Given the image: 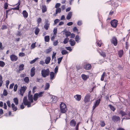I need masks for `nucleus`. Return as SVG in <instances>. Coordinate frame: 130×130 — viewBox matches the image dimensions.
<instances>
[{"instance_id": "f257e3e1", "label": "nucleus", "mask_w": 130, "mask_h": 130, "mask_svg": "<svg viewBox=\"0 0 130 130\" xmlns=\"http://www.w3.org/2000/svg\"><path fill=\"white\" fill-rule=\"evenodd\" d=\"M28 99L29 101H28L27 97H24L23 100V102L25 105H27L28 107H29L31 106V103H32L33 101L32 95L30 94L29 92L28 95Z\"/></svg>"}, {"instance_id": "f03ea898", "label": "nucleus", "mask_w": 130, "mask_h": 130, "mask_svg": "<svg viewBox=\"0 0 130 130\" xmlns=\"http://www.w3.org/2000/svg\"><path fill=\"white\" fill-rule=\"evenodd\" d=\"M60 108L61 112L62 113H66L67 110L66 105L63 102L60 104Z\"/></svg>"}, {"instance_id": "7ed1b4c3", "label": "nucleus", "mask_w": 130, "mask_h": 130, "mask_svg": "<svg viewBox=\"0 0 130 130\" xmlns=\"http://www.w3.org/2000/svg\"><path fill=\"white\" fill-rule=\"evenodd\" d=\"M50 71L49 69H43L42 70L41 74L42 76L43 77H45L48 76L50 74Z\"/></svg>"}, {"instance_id": "20e7f679", "label": "nucleus", "mask_w": 130, "mask_h": 130, "mask_svg": "<svg viewBox=\"0 0 130 130\" xmlns=\"http://www.w3.org/2000/svg\"><path fill=\"white\" fill-rule=\"evenodd\" d=\"M118 21L115 19H113L111 20L110 22V24L112 26L113 28H116L118 24Z\"/></svg>"}, {"instance_id": "39448f33", "label": "nucleus", "mask_w": 130, "mask_h": 130, "mask_svg": "<svg viewBox=\"0 0 130 130\" xmlns=\"http://www.w3.org/2000/svg\"><path fill=\"white\" fill-rule=\"evenodd\" d=\"M50 98H51L50 102L51 103H56L57 101V96L52 95H50Z\"/></svg>"}, {"instance_id": "423d86ee", "label": "nucleus", "mask_w": 130, "mask_h": 130, "mask_svg": "<svg viewBox=\"0 0 130 130\" xmlns=\"http://www.w3.org/2000/svg\"><path fill=\"white\" fill-rule=\"evenodd\" d=\"M90 95L89 93L86 94L84 98V101L85 103H86L90 101Z\"/></svg>"}, {"instance_id": "0eeeda50", "label": "nucleus", "mask_w": 130, "mask_h": 130, "mask_svg": "<svg viewBox=\"0 0 130 130\" xmlns=\"http://www.w3.org/2000/svg\"><path fill=\"white\" fill-rule=\"evenodd\" d=\"M111 43L113 44L115 46H116L118 43V41L116 38L115 37H113L111 40Z\"/></svg>"}, {"instance_id": "6e6552de", "label": "nucleus", "mask_w": 130, "mask_h": 130, "mask_svg": "<svg viewBox=\"0 0 130 130\" xmlns=\"http://www.w3.org/2000/svg\"><path fill=\"white\" fill-rule=\"evenodd\" d=\"M27 89V87L25 86L21 87L20 89V94L23 96Z\"/></svg>"}, {"instance_id": "1a4fd4ad", "label": "nucleus", "mask_w": 130, "mask_h": 130, "mask_svg": "<svg viewBox=\"0 0 130 130\" xmlns=\"http://www.w3.org/2000/svg\"><path fill=\"white\" fill-rule=\"evenodd\" d=\"M10 58L12 61H16L18 59V57L14 54H12L10 55Z\"/></svg>"}, {"instance_id": "9d476101", "label": "nucleus", "mask_w": 130, "mask_h": 130, "mask_svg": "<svg viewBox=\"0 0 130 130\" xmlns=\"http://www.w3.org/2000/svg\"><path fill=\"white\" fill-rule=\"evenodd\" d=\"M100 99H99L96 101L95 103L94 104L93 106V110H94L95 108L99 105L100 103Z\"/></svg>"}, {"instance_id": "9b49d317", "label": "nucleus", "mask_w": 130, "mask_h": 130, "mask_svg": "<svg viewBox=\"0 0 130 130\" xmlns=\"http://www.w3.org/2000/svg\"><path fill=\"white\" fill-rule=\"evenodd\" d=\"M83 67L86 70H88L91 69L92 66L90 64L88 63L84 65Z\"/></svg>"}, {"instance_id": "f8f14e48", "label": "nucleus", "mask_w": 130, "mask_h": 130, "mask_svg": "<svg viewBox=\"0 0 130 130\" xmlns=\"http://www.w3.org/2000/svg\"><path fill=\"white\" fill-rule=\"evenodd\" d=\"M112 119L113 122H116L120 120V118L119 116H114L112 117Z\"/></svg>"}, {"instance_id": "ddd939ff", "label": "nucleus", "mask_w": 130, "mask_h": 130, "mask_svg": "<svg viewBox=\"0 0 130 130\" xmlns=\"http://www.w3.org/2000/svg\"><path fill=\"white\" fill-rule=\"evenodd\" d=\"M70 124L71 127H75L76 124V122L74 119L72 120L70 122Z\"/></svg>"}, {"instance_id": "4468645a", "label": "nucleus", "mask_w": 130, "mask_h": 130, "mask_svg": "<svg viewBox=\"0 0 130 130\" xmlns=\"http://www.w3.org/2000/svg\"><path fill=\"white\" fill-rule=\"evenodd\" d=\"M74 97L75 98L76 101H79L81 100L82 96L80 95L76 94L74 96Z\"/></svg>"}, {"instance_id": "2eb2a0df", "label": "nucleus", "mask_w": 130, "mask_h": 130, "mask_svg": "<svg viewBox=\"0 0 130 130\" xmlns=\"http://www.w3.org/2000/svg\"><path fill=\"white\" fill-rule=\"evenodd\" d=\"M35 69L34 67L31 68L30 70V76L31 77H33L35 74Z\"/></svg>"}, {"instance_id": "dca6fc26", "label": "nucleus", "mask_w": 130, "mask_h": 130, "mask_svg": "<svg viewBox=\"0 0 130 130\" xmlns=\"http://www.w3.org/2000/svg\"><path fill=\"white\" fill-rule=\"evenodd\" d=\"M82 79L84 80H86L89 77V75L83 74L81 75Z\"/></svg>"}, {"instance_id": "f3484780", "label": "nucleus", "mask_w": 130, "mask_h": 130, "mask_svg": "<svg viewBox=\"0 0 130 130\" xmlns=\"http://www.w3.org/2000/svg\"><path fill=\"white\" fill-rule=\"evenodd\" d=\"M50 79L51 80H53L54 79L55 76V73L53 72H51L50 73Z\"/></svg>"}, {"instance_id": "a211bd4d", "label": "nucleus", "mask_w": 130, "mask_h": 130, "mask_svg": "<svg viewBox=\"0 0 130 130\" xmlns=\"http://www.w3.org/2000/svg\"><path fill=\"white\" fill-rule=\"evenodd\" d=\"M47 9L46 6L45 5L42 6V10L43 13H44L47 11Z\"/></svg>"}, {"instance_id": "6ab92c4d", "label": "nucleus", "mask_w": 130, "mask_h": 130, "mask_svg": "<svg viewBox=\"0 0 130 130\" xmlns=\"http://www.w3.org/2000/svg\"><path fill=\"white\" fill-rule=\"evenodd\" d=\"M23 17L25 18H27L28 15V13L26 10H24L22 12Z\"/></svg>"}, {"instance_id": "aec40b11", "label": "nucleus", "mask_w": 130, "mask_h": 130, "mask_svg": "<svg viewBox=\"0 0 130 130\" xmlns=\"http://www.w3.org/2000/svg\"><path fill=\"white\" fill-rule=\"evenodd\" d=\"M70 44L71 46H74L75 43V42L74 40L70 39L69 41Z\"/></svg>"}, {"instance_id": "412c9836", "label": "nucleus", "mask_w": 130, "mask_h": 130, "mask_svg": "<svg viewBox=\"0 0 130 130\" xmlns=\"http://www.w3.org/2000/svg\"><path fill=\"white\" fill-rule=\"evenodd\" d=\"M50 24H45L44 26V28L46 30H47L50 28Z\"/></svg>"}, {"instance_id": "4be33fe9", "label": "nucleus", "mask_w": 130, "mask_h": 130, "mask_svg": "<svg viewBox=\"0 0 130 130\" xmlns=\"http://www.w3.org/2000/svg\"><path fill=\"white\" fill-rule=\"evenodd\" d=\"M72 15V12H69L67 17V19L69 20H70L71 18V17Z\"/></svg>"}, {"instance_id": "5701e85b", "label": "nucleus", "mask_w": 130, "mask_h": 130, "mask_svg": "<svg viewBox=\"0 0 130 130\" xmlns=\"http://www.w3.org/2000/svg\"><path fill=\"white\" fill-rule=\"evenodd\" d=\"M123 54V50H119L118 52V54L119 56L120 57H121L122 56Z\"/></svg>"}, {"instance_id": "b1692460", "label": "nucleus", "mask_w": 130, "mask_h": 130, "mask_svg": "<svg viewBox=\"0 0 130 130\" xmlns=\"http://www.w3.org/2000/svg\"><path fill=\"white\" fill-rule=\"evenodd\" d=\"M11 106L12 109L13 111H15L17 110L18 109L17 108L16 106H15L13 103L12 104Z\"/></svg>"}, {"instance_id": "393cba45", "label": "nucleus", "mask_w": 130, "mask_h": 130, "mask_svg": "<svg viewBox=\"0 0 130 130\" xmlns=\"http://www.w3.org/2000/svg\"><path fill=\"white\" fill-rule=\"evenodd\" d=\"M96 43L98 45L99 47L101 46V45L103 44V43L102 42V41L101 40H98L96 41Z\"/></svg>"}, {"instance_id": "a878e982", "label": "nucleus", "mask_w": 130, "mask_h": 130, "mask_svg": "<svg viewBox=\"0 0 130 130\" xmlns=\"http://www.w3.org/2000/svg\"><path fill=\"white\" fill-rule=\"evenodd\" d=\"M51 60V58L50 57H47L45 60V63L46 64H48L50 62Z\"/></svg>"}, {"instance_id": "bb28decb", "label": "nucleus", "mask_w": 130, "mask_h": 130, "mask_svg": "<svg viewBox=\"0 0 130 130\" xmlns=\"http://www.w3.org/2000/svg\"><path fill=\"white\" fill-rule=\"evenodd\" d=\"M24 65L23 64H22L20 65L19 66V69L18 70V72H20V71L23 70L24 68Z\"/></svg>"}, {"instance_id": "cd10ccee", "label": "nucleus", "mask_w": 130, "mask_h": 130, "mask_svg": "<svg viewBox=\"0 0 130 130\" xmlns=\"http://www.w3.org/2000/svg\"><path fill=\"white\" fill-rule=\"evenodd\" d=\"M106 76V73L105 72H104L101 76V81H103L104 80V77Z\"/></svg>"}, {"instance_id": "c85d7f7f", "label": "nucleus", "mask_w": 130, "mask_h": 130, "mask_svg": "<svg viewBox=\"0 0 130 130\" xmlns=\"http://www.w3.org/2000/svg\"><path fill=\"white\" fill-rule=\"evenodd\" d=\"M120 113L122 117H123V116L126 115H127V113L126 112L122 110L120 111Z\"/></svg>"}, {"instance_id": "c756f323", "label": "nucleus", "mask_w": 130, "mask_h": 130, "mask_svg": "<svg viewBox=\"0 0 130 130\" xmlns=\"http://www.w3.org/2000/svg\"><path fill=\"white\" fill-rule=\"evenodd\" d=\"M24 81L25 82L28 84L29 83V79L28 77H25L24 79Z\"/></svg>"}, {"instance_id": "7c9ffc66", "label": "nucleus", "mask_w": 130, "mask_h": 130, "mask_svg": "<svg viewBox=\"0 0 130 130\" xmlns=\"http://www.w3.org/2000/svg\"><path fill=\"white\" fill-rule=\"evenodd\" d=\"M99 52L100 55L103 57H105L106 56V53L105 52L102 51L101 52Z\"/></svg>"}, {"instance_id": "2f4dec72", "label": "nucleus", "mask_w": 130, "mask_h": 130, "mask_svg": "<svg viewBox=\"0 0 130 130\" xmlns=\"http://www.w3.org/2000/svg\"><path fill=\"white\" fill-rule=\"evenodd\" d=\"M13 100L15 104L16 105H17L19 103V101L17 98H15L13 99Z\"/></svg>"}, {"instance_id": "473e14b6", "label": "nucleus", "mask_w": 130, "mask_h": 130, "mask_svg": "<svg viewBox=\"0 0 130 130\" xmlns=\"http://www.w3.org/2000/svg\"><path fill=\"white\" fill-rule=\"evenodd\" d=\"M45 41L46 42H48L50 40L49 36H45L44 37Z\"/></svg>"}, {"instance_id": "72a5a7b5", "label": "nucleus", "mask_w": 130, "mask_h": 130, "mask_svg": "<svg viewBox=\"0 0 130 130\" xmlns=\"http://www.w3.org/2000/svg\"><path fill=\"white\" fill-rule=\"evenodd\" d=\"M109 107L110 109L113 111H114L116 110V108L114 106L111 105H109Z\"/></svg>"}, {"instance_id": "f704fd0d", "label": "nucleus", "mask_w": 130, "mask_h": 130, "mask_svg": "<svg viewBox=\"0 0 130 130\" xmlns=\"http://www.w3.org/2000/svg\"><path fill=\"white\" fill-rule=\"evenodd\" d=\"M38 97L36 93L34 95L33 99L34 101H36L38 99Z\"/></svg>"}, {"instance_id": "c9c22d12", "label": "nucleus", "mask_w": 130, "mask_h": 130, "mask_svg": "<svg viewBox=\"0 0 130 130\" xmlns=\"http://www.w3.org/2000/svg\"><path fill=\"white\" fill-rule=\"evenodd\" d=\"M61 10L60 8H56V10L55 13L57 14L58 13H60L61 12Z\"/></svg>"}, {"instance_id": "e433bc0d", "label": "nucleus", "mask_w": 130, "mask_h": 130, "mask_svg": "<svg viewBox=\"0 0 130 130\" xmlns=\"http://www.w3.org/2000/svg\"><path fill=\"white\" fill-rule=\"evenodd\" d=\"M5 65V63L2 61H0V67H3Z\"/></svg>"}, {"instance_id": "4c0bfd02", "label": "nucleus", "mask_w": 130, "mask_h": 130, "mask_svg": "<svg viewBox=\"0 0 130 130\" xmlns=\"http://www.w3.org/2000/svg\"><path fill=\"white\" fill-rule=\"evenodd\" d=\"M40 31V30L38 28H37L35 30V33L36 35L38 34Z\"/></svg>"}, {"instance_id": "58836bf2", "label": "nucleus", "mask_w": 130, "mask_h": 130, "mask_svg": "<svg viewBox=\"0 0 130 130\" xmlns=\"http://www.w3.org/2000/svg\"><path fill=\"white\" fill-rule=\"evenodd\" d=\"M100 125L102 127H104L105 125V124L104 121H101Z\"/></svg>"}, {"instance_id": "ea45409f", "label": "nucleus", "mask_w": 130, "mask_h": 130, "mask_svg": "<svg viewBox=\"0 0 130 130\" xmlns=\"http://www.w3.org/2000/svg\"><path fill=\"white\" fill-rule=\"evenodd\" d=\"M61 53L62 55H66L68 53V52L66 50H63Z\"/></svg>"}, {"instance_id": "a19ab883", "label": "nucleus", "mask_w": 130, "mask_h": 130, "mask_svg": "<svg viewBox=\"0 0 130 130\" xmlns=\"http://www.w3.org/2000/svg\"><path fill=\"white\" fill-rule=\"evenodd\" d=\"M18 5L15 8H13V9L14 10H19V5H20V2H19L18 3Z\"/></svg>"}, {"instance_id": "79ce46f5", "label": "nucleus", "mask_w": 130, "mask_h": 130, "mask_svg": "<svg viewBox=\"0 0 130 130\" xmlns=\"http://www.w3.org/2000/svg\"><path fill=\"white\" fill-rule=\"evenodd\" d=\"M50 87V84L48 83H46L45 86V90H47Z\"/></svg>"}, {"instance_id": "37998d69", "label": "nucleus", "mask_w": 130, "mask_h": 130, "mask_svg": "<svg viewBox=\"0 0 130 130\" xmlns=\"http://www.w3.org/2000/svg\"><path fill=\"white\" fill-rule=\"evenodd\" d=\"M43 92H40L39 93H36L38 98L41 97L42 96V94L43 93Z\"/></svg>"}, {"instance_id": "c03bdc74", "label": "nucleus", "mask_w": 130, "mask_h": 130, "mask_svg": "<svg viewBox=\"0 0 130 130\" xmlns=\"http://www.w3.org/2000/svg\"><path fill=\"white\" fill-rule=\"evenodd\" d=\"M69 40V38H67L65 39L63 41V43L64 44L67 43L68 42Z\"/></svg>"}, {"instance_id": "a18cd8bd", "label": "nucleus", "mask_w": 130, "mask_h": 130, "mask_svg": "<svg viewBox=\"0 0 130 130\" xmlns=\"http://www.w3.org/2000/svg\"><path fill=\"white\" fill-rule=\"evenodd\" d=\"M66 37H68L70 35L71 33L70 31H66Z\"/></svg>"}, {"instance_id": "49530a36", "label": "nucleus", "mask_w": 130, "mask_h": 130, "mask_svg": "<svg viewBox=\"0 0 130 130\" xmlns=\"http://www.w3.org/2000/svg\"><path fill=\"white\" fill-rule=\"evenodd\" d=\"M7 28V26L5 25H3L1 28V29L2 30L6 29Z\"/></svg>"}, {"instance_id": "de8ad7c7", "label": "nucleus", "mask_w": 130, "mask_h": 130, "mask_svg": "<svg viewBox=\"0 0 130 130\" xmlns=\"http://www.w3.org/2000/svg\"><path fill=\"white\" fill-rule=\"evenodd\" d=\"M8 94L7 92L5 89H4L3 92V94L4 96H6Z\"/></svg>"}, {"instance_id": "09e8293b", "label": "nucleus", "mask_w": 130, "mask_h": 130, "mask_svg": "<svg viewBox=\"0 0 130 130\" xmlns=\"http://www.w3.org/2000/svg\"><path fill=\"white\" fill-rule=\"evenodd\" d=\"M75 40L77 42H78L79 41L80 38L79 37L78 35H76L75 38Z\"/></svg>"}, {"instance_id": "8fccbe9b", "label": "nucleus", "mask_w": 130, "mask_h": 130, "mask_svg": "<svg viewBox=\"0 0 130 130\" xmlns=\"http://www.w3.org/2000/svg\"><path fill=\"white\" fill-rule=\"evenodd\" d=\"M63 58V57H61L59 58L58 59V64H59L60 62H61V61Z\"/></svg>"}, {"instance_id": "3c124183", "label": "nucleus", "mask_w": 130, "mask_h": 130, "mask_svg": "<svg viewBox=\"0 0 130 130\" xmlns=\"http://www.w3.org/2000/svg\"><path fill=\"white\" fill-rule=\"evenodd\" d=\"M18 87V86L17 84H15L14 85V90L15 92L17 90Z\"/></svg>"}, {"instance_id": "603ef678", "label": "nucleus", "mask_w": 130, "mask_h": 130, "mask_svg": "<svg viewBox=\"0 0 130 130\" xmlns=\"http://www.w3.org/2000/svg\"><path fill=\"white\" fill-rule=\"evenodd\" d=\"M41 21V19L40 18H38L37 20V21L38 24H39L40 23Z\"/></svg>"}, {"instance_id": "864d4df0", "label": "nucleus", "mask_w": 130, "mask_h": 130, "mask_svg": "<svg viewBox=\"0 0 130 130\" xmlns=\"http://www.w3.org/2000/svg\"><path fill=\"white\" fill-rule=\"evenodd\" d=\"M60 4L59 3H57L55 5V8H59V7L60 6Z\"/></svg>"}, {"instance_id": "5fc2aeb1", "label": "nucleus", "mask_w": 130, "mask_h": 130, "mask_svg": "<svg viewBox=\"0 0 130 130\" xmlns=\"http://www.w3.org/2000/svg\"><path fill=\"white\" fill-rule=\"evenodd\" d=\"M57 28H55L53 30L54 34V35H56L57 33Z\"/></svg>"}, {"instance_id": "6e6d98bb", "label": "nucleus", "mask_w": 130, "mask_h": 130, "mask_svg": "<svg viewBox=\"0 0 130 130\" xmlns=\"http://www.w3.org/2000/svg\"><path fill=\"white\" fill-rule=\"evenodd\" d=\"M7 103L8 107L10 108L11 107V104L9 101L8 100L7 101Z\"/></svg>"}, {"instance_id": "4d7b16f0", "label": "nucleus", "mask_w": 130, "mask_h": 130, "mask_svg": "<svg viewBox=\"0 0 130 130\" xmlns=\"http://www.w3.org/2000/svg\"><path fill=\"white\" fill-rule=\"evenodd\" d=\"M56 55V53H55L54 52L53 53V54L52 55V60L55 57V60H56V57H55V56Z\"/></svg>"}, {"instance_id": "13d9d810", "label": "nucleus", "mask_w": 130, "mask_h": 130, "mask_svg": "<svg viewBox=\"0 0 130 130\" xmlns=\"http://www.w3.org/2000/svg\"><path fill=\"white\" fill-rule=\"evenodd\" d=\"M73 31L74 32H78V30L76 27H74L73 29Z\"/></svg>"}, {"instance_id": "bf43d9fd", "label": "nucleus", "mask_w": 130, "mask_h": 130, "mask_svg": "<svg viewBox=\"0 0 130 130\" xmlns=\"http://www.w3.org/2000/svg\"><path fill=\"white\" fill-rule=\"evenodd\" d=\"M19 56L21 57H24L25 56V53H20L19 54Z\"/></svg>"}, {"instance_id": "052dcab7", "label": "nucleus", "mask_w": 130, "mask_h": 130, "mask_svg": "<svg viewBox=\"0 0 130 130\" xmlns=\"http://www.w3.org/2000/svg\"><path fill=\"white\" fill-rule=\"evenodd\" d=\"M4 8L5 9H7V8L8 7V3H5L4 4Z\"/></svg>"}, {"instance_id": "680f3d73", "label": "nucleus", "mask_w": 130, "mask_h": 130, "mask_svg": "<svg viewBox=\"0 0 130 130\" xmlns=\"http://www.w3.org/2000/svg\"><path fill=\"white\" fill-rule=\"evenodd\" d=\"M37 60V58H35L34 60L31 61L30 62V64H32V63H34V62H35Z\"/></svg>"}, {"instance_id": "e2e57ef3", "label": "nucleus", "mask_w": 130, "mask_h": 130, "mask_svg": "<svg viewBox=\"0 0 130 130\" xmlns=\"http://www.w3.org/2000/svg\"><path fill=\"white\" fill-rule=\"evenodd\" d=\"M70 36V38H74L75 37V35L73 33L71 34Z\"/></svg>"}, {"instance_id": "0e129e2a", "label": "nucleus", "mask_w": 130, "mask_h": 130, "mask_svg": "<svg viewBox=\"0 0 130 130\" xmlns=\"http://www.w3.org/2000/svg\"><path fill=\"white\" fill-rule=\"evenodd\" d=\"M59 21V19H55L54 21V24H56Z\"/></svg>"}, {"instance_id": "69168bd1", "label": "nucleus", "mask_w": 130, "mask_h": 130, "mask_svg": "<svg viewBox=\"0 0 130 130\" xmlns=\"http://www.w3.org/2000/svg\"><path fill=\"white\" fill-rule=\"evenodd\" d=\"M58 43V41L57 40H56L55 41H54V42H53V45L54 46H56Z\"/></svg>"}, {"instance_id": "338daca9", "label": "nucleus", "mask_w": 130, "mask_h": 130, "mask_svg": "<svg viewBox=\"0 0 130 130\" xmlns=\"http://www.w3.org/2000/svg\"><path fill=\"white\" fill-rule=\"evenodd\" d=\"M58 67L57 66L54 69V72L55 73H57L58 71Z\"/></svg>"}, {"instance_id": "774afa93", "label": "nucleus", "mask_w": 130, "mask_h": 130, "mask_svg": "<svg viewBox=\"0 0 130 130\" xmlns=\"http://www.w3.org/2000/svg\"><path fill=\"white\" fill-rule=\"evenodd\" d=\"M35 43H33L31 45V47L32 48H33L35 47Z\"/></svg>"}]
</instances>
